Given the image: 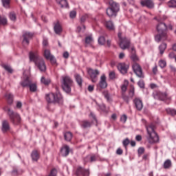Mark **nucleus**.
I'll return each instance as SVG.
<instances>
[{
    "instance_id": "6",
    "label": "nucleus",
    "mask_w": 176,
    "mask_h": 176,
    "mask_svg": "<svg viewBox=\"0 0 176 176\" xmlns=\"http://www.w3.org/2000/svg\"><path fill=\"white\" fill-rule=\"evenodd\" d=\"M109 7L107 9L106 13L109 17H113L119 12V4L112 0L109 1Z\"/></svg>"
},
{
    "instance_id": "29",
    "label": "nucleus",
    "mask_w": 176,
    "mask_h": 176,
    "mask_svg": "<svg viewBox=\"0 0 176 176\" xmlns=\"http://www.w3.org/2000/svg\"><path fill=\"white\" fill-rule=\"evenodd\" d=\"M56 2L60 5V8H68V2L67 0H56Z\"/></svg>"
},
{
    "instance_id": "41",
    "label": "nucleus",
    "mask_w": 176,
    "mask_h": 176,
    "mask_svg": "<svg viewBox=\"0 0 176 176\" xmlns=\"http://www.w3.org/2000/svg\"><path fill=\"white\" fill-rule=\"evenodd\" d=\"M134 94H135L134 86L133 85H131V89L129 91V97L133 98V97H134Z\"/></svg>"
},
{
    "instance_id": "4",
    "label": "nucleus",
    "mask_w": 176,
    "mask_h": 176,
    "mask_svg": "<svg viewBox=\"0 0 176 176\" xmlns=\"http://www.w3.org/2000/svg\"><path fill=\"white\" fill-rule=\"evenodd\" d=\"M61 83H62L63 90H64V91L67 94H69L72 90L71 88L74 85V80H72V78H71L69 76H67V75L63 76Z\"/></svg>"
},
{
    "instance_id": "61",
    "label": "nucleus",
    "mask_w": 176,
    "mask_h": 176,
    "mask_svg": "<svg viewBox=\"0 0 176 176\" xmlns=\"http://www.w3.org/2000/svg\"><path fill=\"white\" fill-rule=\"evenodd\" d=\"M153 72L155 75H156V74H157V66H155L153 68Z\"/></svg>"
},
{
    "instance_id": "44",
    "label": "nucleus",
    "mask_w": 176,
    "mask_h": 176,
    "mask_svg": "<svg viewBox=\"0 0 176 176\" xmlns=\"http://www.w3.org/2000/svg\"><path fill=\"white\" fill-rule=\"evenodd\" d=\"M3 68L6 69V71H8L10 74H12L13 72V69H12V67L8 65H6L3 66Z\"/></svg>"
},
{
    "instance_id": "55",
    "label": "nucleus",
    "mask_w": 176,
    "mask_h": 176,
    "mask_svg": "<svg viewBox=\"0 0 176 176\" xmlns=\"http://www.w3.org/2000/svg\"><path fill=\"white\" fill-rule=\"evenodd\" d=\"M94 90V85H89L88 86V91L91 93Z\"/></svg>"
},
{
    "instance_id": "32",
    "label": "nucleus",
    "mask_w": 176,
    "mask_h": 176,
    "mask_svg": "<svg viewBox=\"0 0 176 176\" xmlns=\"http://www.w3.org/2000/svg\"><path fill=\"white\" fill-rule=\"evenodd\" d=\"M75 78H76V80L78 85H80V87H81L82 83H83V80L82 79V76H80V75H79V74H76Z\"/></svg>"
},
{
    "instance_id": "14",
    "label": "nucleus",
    "mask_w": 176,
    "mask_h": 176,
    "mask_svg": "<svg viewBox=\"0 0 176 176\" xmlns=\"http://www.w3.org/2000/svg\"><path fill=\"white\" fill-rule=\"evenodd\" d=\"M33 34L29 32H26L23 34V45H29L30 39H31L33 36Z\"/></svg>"
},
{
    "instance_id": "57",
    "label": "nucleus",
    "mask_w": 176,
    "mask_h": 176,
    "mask_svg": "<svg viewBox=\"0 0 176 176\" xmlns=\"http://www.w3.org/2000/svg\"><path fill=\"white\" fill-rule=\"evenodd\" d=\"M116 153H117V155H122L123 150H122V148H119L117 149Z\"/></svg>"
},
{
    "instance_id": "52",
    "label": "nucleus",
    "mask_w": 176,
    "mask_h": 176,
    "mask_svg": "<svg viewBox=\"0 0 176 176\" xmlns=\"http://www.w3.org/2000/svg\"><path fill=\"white\" fill-rule=\"evenodd\" d=\"M109 78L110 79H115L116 78V74H115V72H111L109 74Z\"/></svg>"
},
{
    "instance_id": "24",
    "label": "nucleus",
    "mask_w": 176,
    "mask_h": 176,
    "mask_svg": "<svg viewBox=\"0 0 176 176\" xmlns=\"http://www.w3.org/2000/svg\"><path fill=\"white\" fill-rule=\"evenodd\" d=\"M62 156H68L69 155V146L66 145L60 149Z\"/></svg>"
},
{
    "instance_id": "21",
    "label": "nucleus",
    "mask_w": 176,
    "mask_h": 176,
    "mask_svg": "<svg viewBox=\"0 0 176 176\" xmlns=\"http://www.w3.org/2000/svg\"><path fill=\"white\" fill-rule=\"evenodd\" d=\"M54 31L55 34L57 35H61V32H63V28L59 22H57L54 27Z\"/></svg>"
},
{
    "instance_id": "22",
    "label": "nucleus",
    "mask_w": 176,
    "mask_h": 176,
    "mask_svg": "<svg viewBox=\"0 0 176 176\" xmlns=\"http://www.w3.org/2000/svg\"><path fill=\"white\" fill-rule=\"evenodd\" d=\"M9 130H10V125H9V122L7 120H3L2 122L1 131L3 133H7V131H9Z\"/></svg>"
},
{
    "instance_id": "49",
    "label": "nucleus",
    "mask_w": 176,
    "mask_h": 176,
    "mask_svg": "<svg viewBox=\"0 0 176 176\" xmlns=\"http://www.w3.org/2000/svg\"><path fill=\"white\" fill-rule=\"evenodd\" d=\"M120 122H122V123L127 122V116H126V114H124L121 116Z\"/></svg>"
},
{
    "instance_id": "12",
    "label": "nucleus",
    "mask_w": 176,
    "mask_h": 176,
    "mask_svg": "<svg viewBox=\"0 0 176 176\" xmlns=\"http://www.w3.org/2000/svg\"><path fill=\"white\" fill-rule=\"evenodd\" d=\"M44 57L46 58V60H50L52 64H56V58L54 57V56L52 55V53H50V50H45Z\"/></svg>"
},
{
    "instance_id": "34",
    "label": "nucleus",
    "mask_w": 176,
    "mask_h": 176,
    "mask_svg": "<svg viewBox=\"0 0 176 176\" xmlns=\"http://www.w3.org/2000/svg\"><path fill=\"white\" fill-rule=\"evenodd\" d=\"M81 126H82V127H83V129H87L89 127H91V122H90L87 120H84V121H82Z\"/></svg>"
},
{
    "instance_id": "56",
    "label": "nucleus",
    "mask_w": 176,
    "mask_h": 176,
    "mask_svg": "<svg viewBox=\"0 0 176 176\" xmlns=\"http://www.w3.org/2000/svg\"><path fill=\"white\" fill-rule=\"evenodd\" d=\"M104 96L106 98V100H107V101H109V100H110L109 94L106 92V93L104 94Z\"/></svg>"
},
{
    "instance_id": "16",
    "label": "nucleus",
    "mask_w": 176,
    "mask_h": 176,
    "mask_svg": "<svg viewBox=\"0 0 176 176\" xmlns=\"http://www.w3.org/2000/svg\"><path fill=\"white\" fill-rule=\"evenodd\" d=\"M133 104H135V107L138 111H142V108H144L142 100L138 98H136L133 100Z\"/></svg>"
},
{
    "instance_id": "48",
    "label": "nucleus",
    "mask_w": 176,
    "mask_h": 176,
    "mask_svg": "<svg viewBox=\"0 0 176 176\" xmlns=\"http://www.w3.org/2000/svg\"><path fill=\"white\" fill-rule=\"evenodd\" d=\"M89 16L87 14H84L80 17V23H85L86 20H87V18Z\"/></svg>"
},
{
    "instance_id": "43",
    "label": "nucleus",
    "mask_w": 176,
    "mask_h": 176,
    "mask_svg": "<svg viewBox=\"0 0 176 176\" xmlns=\"http://www.w3.org/2000/svg\"><path fill=\"white\" fill-rule=\"evenodd\" d=\"M159 65L160 68H165V67L167 65V62L164 60H160L159 61Z\"/></svg>"
},
{
    "instance_id": "36",
    "label": "nucleus",
    "mask_w": 176,
    "mask_h": 176,
    "mask_svg": "<svg viewBox=\"0 0 176 176\" xmlns=\"http://www.w3.org/2000/svg\"><path fill=\"white\" fill-rule=\"evenodd\" d=\"M171 166H173V164L171 163V160H166L164 162V168H170V167H171Z\"/></svg>"
},
{
    "instance_id": "30",
    "label": "nucleus",
    "mask_w": 176,
    "mask_h": 176,
    "mask_svg": "<svg viewBox=\"0 0 176 176\" xmlns=\"http://www.w3.org/2000/svg\"><path fill=\"white\" fill-rule=\"evenodd\" d=\"M167 49V44L166 43H162L159 46V50L160 54H164V50Z\"/></svg>"
},
{
    "instance_id": "63",
    "label": "nucleus",
    "mask_w": 176,
    "mask_h": 176,
    "mask_svg": "<svg viewBox=\"0 0 176 176\" xmlns=\"http://www.w3.org/2000/svg\"><path fill=\"white\" fill-rule=\"evenodd\" d=\"M21 107H23V104L21 103V102H16V108H21Z\"/></svg>"
},
{
    "instance_id": "27",
    "label": "nucleus",
    "mask_w": 176,
    "mask_h": 176,
    "mask_svg": "<svg viewBox=\"0 0 176 176\" xmlns=\"http://www.w3.org/2000/svg\"><path fill=\"white\" fill-rule=\"evenodd\" d=\"M104 25L110 31H113V30H115V25H113V23L111 21H106Z\"/></svg>"
},
{
    "instance_id": "42",
    "label": "nucleus",
    "mask_w": 176,
    "mask_h": 176,
    "mask_svg": "<svg viewBox=\"0 0 176 176\" xmlns=\"http://www.w3.org/2000/svg\"><path fill=\"white\" fill-rule=\"evenodd\" d=\"M122 98L126 102V104L130 102V98L128 96H126V94H122Z\"/></svg>"
},
{
    "instance_id": "11",
    "label": "nucleus",
    "mask_w": 176,
    "mask_h": 176,
    "mask_svg": "<svg viewBox=\"0 0 176 176\" xmlns=\"http://www.w3.org/2000/svg\"><path fill=\"white\" fill-rule=\"evenodd\" d=\"M154 98H156L157 100H160L161 101H170L171 100V98L167 96V94L166 93H154Z\"/></svg>"
},
{
    "instance_id": "2",
    "label": "nucleus",
    "mask_w": 176,
    "mask_h": 176,
    "mask_svg": "<svg viewBox=\"0 0 176 176\" xmlns=\"http://www.w3.org/2000/svg\"><path fill=\"white\" fill-rule=\"evenodd\" d=\"M157 34L155 36V41L158 43L161 41L167 39V25L164 23H160L157 25Z\"/></svg>"
},
{
    "instance_id": "13",
    "label": "nucleus",
    "mask_w": 176,
    "mask_h": 176,
    "mask_svg": "<svg viewBox=\"0 0 176 176\" xmlns=\"http://www.w3.org/2000/svg\"><path fill=\"white\" fill-rule=\"evenodd\" d=\"M140 3L142 6H146L148 9H153L155 8V3L152 0H142Z\"/></svg>"
},
{
    "instance_id": "19",
    "label": "nucleus",
    "mask_w": 176,
    "mask_h": 176,
    "mask_svg": "<svg viewBox=\"0 0 176 176\" xmlns=\"http://www.w3.org/2000/svg\"><path fill=\"white\" fill-rule=\"evenodd\" d=\"M30 83L31 80L28 76H23L22 78V80L20 82V85L22 86V87H28Z\"/></svg>"
},
{
    "instance_id": "60",
    "label": "nucleus",
    "mask_w": 176,
    "mask_h": 176,
    "mask_svg": "<svg viewBox=\"0 0 176 176\" xmlns=\"http://www.w3.org/2000/svg\"><path fill=\"white\" fill-rule=\"evenodd\" d=\"M63 57L64 58H68V57H69V54L68 53V52H65L63 53Z\"/></svg>"
},
{
    "instance_id": "58",
    "label": "nucleus",
    "mask_w": 176,
    "mask_h": 176,
    "mask_svg": "<svg viewBox=\"0 0 176 176\" xmlns=\"http://www.w3.org/2000/svg\"><path fill=\"white\" fill-rule=\"evenodd\" d=\"M90 116L95 120V122L97 123V118H96V115H94V113L91 112L90 113Z\"/></svg>"
},
{
    "instance_id": "25",
    "label": "nucleus",
    "mask_w": 176,
    "mask_h": 176,
    "mask_svg": "<svg viewBox=\"0 0 176 176\" xmlns=\"http://www.w3.org/2000/svg\"><path fill=\"white\" fill-rule=\"evenodd\" d=\"M5 98L10 105H11V104H13V94H12L11 93L6 94Z\"/></svg>"
},
{
    "instance_id": "23",
    "label": "nucleus",
    "mask_w": 176,
    "mask_h": 176,
    "mask_svg": "<svg viewBox=\"0 0 176 176\" xmlns=\"http://www.w3.org/2000/svg\"><path fill=\"white\" fill-rule=\"evenodd\" d=\"M127 87H129V80H124V82L120 85L122 94H126V91H127Z\"/></svg>"
},
{
    "instance_id": "33",
    "label": "nucleus",
    "mask_w": 176,
    "mask_h": 176,
    "mask_svg": "<svg viewBox=\"0 0 176 176\" xmlns=\"http://www.w3.org/2000/svg\"><path fill=\"white\" fill-rule=\"evenodd\" d=\"M41 82L43 85H45V86H47V85L50 84L51 80L50 78H46L44 76H42L41 78Z\"/></svg>"
},
{
    "instance_id": "31",
    "label": "nucleus",
    "mask_w": 176,
    "mask_h": 176,
    "mask_svg": "<svg viewBox=\"0 0 176 176\" xmlns=\"http://www.w3.org/2000/svg\"><path fill=\"white\" fill-rule=\"evenodd\" d=\"M166 111L168 115H171V116H175L176 115V110L175 109L167 108Z\"/></svg>"
},
{
    "instance_id": "38",
    "label": "nucleus",
    "mask_w": 176,
    "mask_h": 176,
    "mask_svg": "<svg viewBox=\"0 0 176 176\" xmlns=\"http://www.w3.org/2000/svg\"><path fill=\"white\" fill-rule=\"evenodd\" d=\"M169 8H176V0H170L168 2Z\"/></svg>"
},
{
    "instance_id": "47",
    "label": "nucleus",
    "mask_w": 176,
    "mask_h": 176,
    "mask_svg": "<svg viewBox=\"0 0 176 176\" xmlns=\"http://www.w3.org/2000/svg\"><path fill=\"white\" fill-rule=\"evenodd\" d=\"M70 19H75L76 17V11L72 10L69 13Z\"/></svg>"
},
{
    "instance_id": "15",
    "label": "nucleus",
    "mask_w": 176,
    "mask_h": 176,
    "mask_svg": "<svg viewBox=\"0 0 176 176\" xmlns=\"http://www.w3.org/2000/svg\"><path fill=\"white\" fill-rule=\"evenodd\" d=\"M76 175L89 176L90 171L89 169H85L82 167H78L76 170Z\"/></svg>"
},
{
    "instance_id": "1",
    "label": "nucleus",
    "mask_w": 176,
    "mask_h": 176,
    "mask_svg": "<svg viewBox=\"0 0 176 176\" xmlns=\"http://www.w3.org/2000/svg\"><path fill=\"white\" fill-rule=\"evenodd\" d=\"M29 58L30 61L34 63L41 72H46V63H45V60H43V58L38 56L37 52H30L29 53Z\"/></svg>"
},
{
    "instance_id": "50",
    "label": "nucleus",
    "mask_w": 176,
    "mask_h": 176,
    "mask_svg": "<svg viewBox=\"0 0 176 176\" xmlns=\"http://www.w3.org/2000/svg\"><path fill=\"white\" fill-rule=\"evenodd\" d=\"M131 59L132 61H138V56L135 55V54H133L131 56Z\"/></svg>"
},
{
    "instance_id": "37",
    "label": "nucleus",
    "mask_w": 176,
    "mask_h": 176,
    "mask_svg": "<svg viewBox=\"0 0 176 176\" xmlns=\"http://www.w3.org/2000/svg\"><path fill=\"white\" fill-rule=\"evenodd\" d=\"M3 6L6 9H8L10 6V0H1Z\"/></svg>"
},
{
    "instance_id": "64",
    "label": "nucleus",
    "mask_w": 176,
    "mask_h": 176,
    "mask_svg": "<svg viewBox=\"0 0 176 176\" xmlns=\"http://www.w3.org/2000/svg\"><path fill=\"white\" fill-rule=\"evenodd\" d=\"M124 58V53H123V52L120 53V54H119V58H120V60H122V58Z\"/></svg>"
},
{
    "instance_id": "9",
    "label": "nucleus",
    "mask_w": 176,
    "mask_h": 176,
    "mask_svg": "<svg viewBox=\"0 0 176 176\" xmlns=\"http://www.w3.org/2000/svg\"><path fill=\"white\" fill-rule=\"evenodd\" d=\"M87 72L91 79V82L96 83L98 80L97 76L100 75V72L98 69H89Z\"/></svg>"
},
{
    "instance_id": "28",
    "label": "nucleus",
    "mask_w": 176,
    "mask_h": 176,
    "mask_svg": "<svg viewBox=\"0 0 176 176\" xmlns=\"http://www.w3.org/2000/svg\"><path fill=\"white\" fill-rule=\"evenodd\" d=\"M32 159L34 162H38L39 160V153H38L37 151H33L31 154Z\"/></svg>"
},
{
    "instance_id": "17",
    "label": "nucleus",
    "mask_w": 176,
    "mask_h": 176,
    "mask_svg": "<svg viewBox=\"0 0 176 176\" xmlns=\"http://www.w3.org/2000/svg\"><path fill=\"white\" fill-rule=\"evenodd\" d=\"M99 86L100 89H107L108 87V83H107V77L105 74H102L100 77V80L99 82Z\"/></svg>"
},
{
    "instance_id": "20",
    "label": "nucleus",
    "mask_w": 176,
    "mask_h": 176,
    "mask_svg": "<svg viewBox=\"0 0 176 176\" xmlns=\"http://www.w3.org/2000/svg\"><path fill=\"white\" fill-rule=\"evenodd\" d=\"M85 45L86 46H89V47H93V45H94L93 36L89 35L85 38Z\"/></svg>"
},
{
    "instance_id": "45",
    "label": "nucleus",
    "mask_w": 176,
    "mask_h": 176,
    "mask_svg": "<svg viewBox=\"0 0 176 176\" xmlns=\"http://www.w3.org/2000/svg\"><path fill=\"white\" fill-rule=\"evenodd\" d=\"M9 17L12 21H16V14L14 12H10Z\"/></svg>"
},
{
    "instance_id": "18",
    "label": "nucleus",
    "mask_w": 176,
    "mask_h": 176,
    "mask_svg": "<svg viewBox=\"0 0 176 176\" xmlns=\"http://www.w3.org/2000/svg\"><path fill=\"white\" fill-rule=\"evenodd\" d=\"M118 69L122 74H127V70L129 69V65H126V63H120L118 65Z\"/></svg>"
},
{
    "instance_id": "5",
    "label": "nucleus",
    "mask_w": 176,
    "mask_h": 176,
    "mask_svg": "<svg viewBox=\"0 0 176 176\" xmlns=\"http://www.w3.org/2000/svg\"><path fill=\"white\" fill-rule=\"evenodd\" d=\"M45 100L48 104H60L63 102V96L60 92L58 93H50L45 95Z\"/></svg>"
},
{
    "instance_id": "51",
    "label": "nucleus",
    "mask_w": 176,
    "mask_h": 176,
    "mask_svg": "<svg viewBox=\"0 0 176 176\" xmlns=\"http://www.w3.org/2000/svg\"><path fill=\"white\" fill-rule=\"evenodd\" d=\"M138 85L139 87H140L141 89H144V87H145V83L144 82L143 80H140L138 82Z\"/></svg>"
},
{
    "instance_id": "46",
    "label": "nucleus",
    "mask_w": 176,
    "mask_h": 176,
    "mask_svg": "<svg viewBox=\"0 0 176 176\" xmlns=\"http://www.w3.org/2000/svg\"><path fill=\"white\" fill-rule=\"evenodd\" d=\"M7 23H8V19H6V18H5V17L0 18V24L5 25Z\"/></svg>"
},
{
    "instance_id": "26",
    "label": "nucleus",
    "mask_w": 176,
    "mask_h": 176,
    "mask_svg": "<svg viewBox=\"0 0 176 176\" xmlns=\"http://www.w3.org/2000/svg\"><path fill=\"white\" fill-rule=\"evenodd\" d=\"M96 160H97V157L96 155H87L85 159H84V162L85 163H89L91 162L92 163V162H96Z\"/></svg>"
},
{
    "instance_id": "35",
    "label": "nucleus",
    "mask_w": 176,
    "mask_h": 176,
    "mask_svg": "<svg viewBox=\"0 0 176 176\" xmlns=\"http://www.w3.org/2000/svg\"><path fill=\"white\" fill-rule=\"evenodd\" d=\"M64 137L66 141H71L72 140V133L71 132H65Z\"/></svg>"
},
{
    "instance_id": "53",
    "label": "nucleus",
    "mask_w": 176,
    "mask_h": 176,
    "mask_svg": "<svg viewBox=\"0 0 176 176\" xmlns=\"http://www.w3.org/2000/svg\"><path fill=\"white\" fill-rule=\"evenodd\" d=\"M122 144H123L124 146H127V145H129V144H130V140H129V138H126L124 140H123Z\"/></svg>"
},
{
    "instance_id": "3",
    "label": "nucleus",
    "mask_w": 176,
    "mask_h": 176,
    "mask_svg": "<svg viewBox=\"0 0 176 176\" xmlns=\"http://www.w3.org/2000/svg\"><path fill=\"white\" fill-rule=\"evenodd\" d=\"M146 129L148 135L147 140L149 144H156V142H159V136L157 133L155 132V124H150L148 126H146Z\"/></svg>"
},
{
    "instance_id": "62",
    "label": "nucleus",
    "mask_w": 176,
    "mask_h": 176,
    "mask_svg": "<svg viewBox=\"0 0 176 176\" xmlns=\"http://www.w3.org/2000/svg\"><path fill=\"white\" fill-rule=\"evenodd\" d=\"M136 141H141L142 140V137L140 135H137L135 137Z\"/></svg>"
},
{
    "instance_id": "59",
    "label": "nucleus",
    "mask_w": 176,
    "mask_h": 176,
    "mask_svg": "<svg viewBox=\"0 0 176 176\" xmlns=\"http://www.w3.org/2000/svg\"><path fill=\"white\" fill-rule=\"evenodd\" d=\"M175 54H174V52H170L169 54H168V57L169 58H175Z\"/></svg>"
},
{
    "instance_id": "40",
    "label": "nucleus",
    "mask_w": 176,
    "mask_h": 176,
    "mask_svg": "<svg viewBox=\"0 0 176 176\" xmlns=\"http://www.w3.org/2000/svg\"><path fill=\"white\" fill-rule=\"evenodd\" d=\"M28 87H30V91H32V92L35 91L37 89L36 85V84H32V82L29 85Z\"/></svg>"
},
{
    "instance_id": "7",
    "label": "nucleus",
    "mask_w": 176,
    "mask_h": 176,
    "mask_svg": "<svg viewBox=\"0 0 176 176\" xmlns=\"http://www.w3.org/2000/svg\"><path fill=\"white\" fill-rule=\"evenodd\" d=\"M6 111L8 112V115L13 124H19L21 120V118H20V115L17 113H14L12 110L8 108L6 109Z\"/></svg>"
},
{
    "instance_id": "10",
    "label": "nucleus",
    "mask_w": 176,
    "mask_h": 176,
    "mask_svg": "<svg viewBox=\"0 0 176 176\" xmlns=\"http://www.w3.org/2000/svg\"><path fill=\"white\" fill-rule=\"evenodd\" d=\"M132 68L135 75L138 78H144V73H142V68H141V66L138 63H134L132 65Z\"/></svg>"
},
{
    "instance_id": "54",
    "label": "nucleus",
    "mask_w": 176,
    "mask_h": 176,
    "mask_svg": "<svg viewBox=\"0 0 176 176\" xmlns=\"http://www.w3.org/2000/svg\"><path fill=\"white\" fill-rule=\"evenodd\" d=\"M144 152H145V148H144L143 147H140L138 148L139 155H142V153H144Z\"/></svg>"
},
{
    "instance_id": "8",
    "label": "nucleus",
    "mask_w": 176,
    "mask_h": 176,
    "mask_svg": "<svg viewBox=\"0 0 176 176\" xmlns=\"http://www.w3.org/2000/svg\"><path fill=\"white\" fill-rule=\"evenodd\" d=\"M119 38V45L120 47L122 49V50H126V49H129L130 47V40L126 37H122V33H118Z\"/></svg>"
},
{
    "instance_id": "39",
    "label": "nucleus",
    "mask_w": 176,
    "mask_h": 176,
    "mask_svg": "<svg viewBox=\"0 0 176 176\" xmlns=\"http://www.w3.org/2000/svg\"><path fill=\"white\" fill-rule=\"evenodd\" d=\"M98 44L101 45H105V37L100 36L98 40Z\"/></svg>"
}]
</instances>
